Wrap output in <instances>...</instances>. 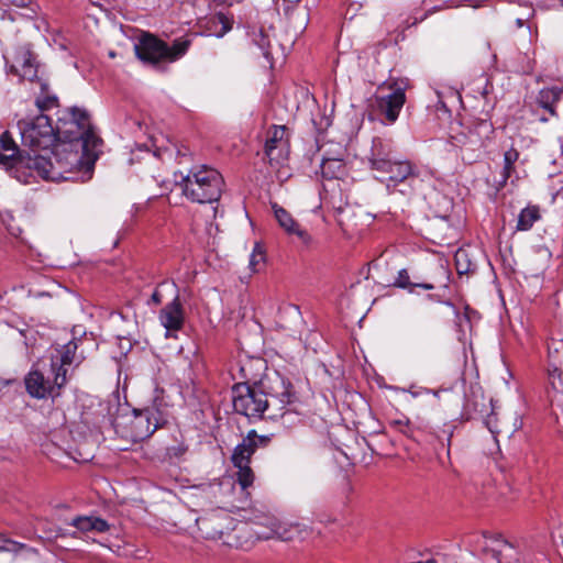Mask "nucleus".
<instances>
[{"label":"nucleus","mask_w":563,"mask_h":563,"mask_svg":"<svg viewBox=\"0 0 563 563\" xmlns=\"http://www.w3.org/2000/svg\"><path fill=\"white\" fill-rule=\"evenodd\" d=\"M49 157L31 155L20 150L9 131L0 134V165L12 170L15 177L29 184V177L38 176L45 180L60 181L70 179V175L82 164L80 145L55 143Z\"/></svg>","instance_id":"nucleus-1"},{"label":"nucleus","mask_w":563,"mask_h":563,"mask_svg":"<svg viewBox=\"0 0 563 563\" xmlns=\"http://www.w3.org/2000/svg\"><path fill=\"white\" fill-rule=\"evenodd\" d=\"M265 369L263 360H251L242 365L241 372L246 378L245 383L235 384L232 387V404L236 413L247 418H269V400L263 394L257 382V375H250L247 372L253 367Z\"/></svg>","instance_id":"nucleus-2"},{"label":"nucleus","mask_w":563,"mask_h":563,"mask_svg":"<svg viewBox=\"0 0 563 563\" xmlns=\"http://www.w3.org/2000/svg\"><path fill=\"white\" fill-rule=\"evenodd\" d=\"M178 186L184 196L192 202L212 203L220 199L224 187L222 175L208 165L192 167L187 175H180Z\"/></svg>","instance_id":"nucleus-3"},{"label":"nucleus","mask_w":563,"mask_h":563,"mask_svg":"<svg viewBox=\"0 0 563 563\" xmlns=\"http://www.w3.org/2000/svg\"><path fill=\"white\" fill-rule=\"evenodd\" d=\"M56 143L80 145L81 150L88 152L95 148L101 140L93 133L88 113L79 108H70L58 118L54 128Z\"/></svg>","instance_id":"nucleus-4"},{"label":"nucleus","mask_w":563,"mask_h":563,"mask_svg":"<svg viewBox=\"0 0 563 563\" xmlns=\"http://www.w3.org/2000/svg\"><path fill=\"white\" fill-rule=\"evenodd\" d=\"M410 88L408 78L390 77L378 85L369 99L372 111L388 124L395 123L406 103V91Z\"/></svg>","instance_id":"nucleus-5"},{"label":"nucleus","mask_w":563,"mask_h":563,"mask_svg":"<svg viewBox=\"0 0 563 563\" xmlns=\"http://www.w3.org/2000/svg\"><path fill=\"white\" fill-rule=\"evenodd\" d=\"M257 382L269 400V419L283 417L288 411L287 407L297 401L292 384L280 373L272 372L263 377L257 376Z\"/></svg>","instance_id":"nucleus-6"},{"label":"nucleus","mask_w":563,"mask_h":563,"mask_svg":"<svg viewBox=\"0 0 563 563\" xmlns=\"http://www.w3.org/2000/svg\"><path fill=\"white\" fill-rule=\"evenodd\" d=\"M188 48V42L176 41L172 46L153 35H144L135 46L137 57L144 63L159 65L180 58Z\"/></svg>","instance_id":"nucleus-7"},{"label":"nucleus","mask_w":563,"mask_h":563,"mask_svg":"<svg viewBox=\"0 0 563 563\" xmlns=\"http://www.w3.org/2000/svg\"><path fill=\"white\" fill-rule=\"evenodd\" d=\"M22 145L32 152L40 148H48L56 143L55 129L51 119L45 114H38L33 119L18 121Z\"/></svg>","instance_id":"nucleus-8"},{"label":"nucleus","mask_w":563,"mask_h":563,"mask_svg":"<svg viewBox=\"0 0 563 563\" xmlns=\"http://www.w3.org/2000/svg\"><path fill=\"white\" fill-rule=\"evenodd\" d=\"M264 442V438L258 437L255 431H251L234 449L231 460L234 467L238 468L235 474L236 482L243 490L251 487L254 483L255 475L250 467V462L258 444Z\"/></svg>","instance_id":"nucleus-9"},{"label":"nucleus","mask_w":563,"mask_h":563,"mask_svg":"<svg viewBox=\"0 0 563 563\" xmlns=\"http://www.w3.org/2000/svg\"><path fill=\"white\" fill-rule=\"evenodd\" d=\"M256 526H263L265 530H254L258 539L276 538L282 541L303 540L310 534V529L299 522H283L273 516L263 515L258 517Z\"/></svg>","instance_id":"nucleus-10"},{"label":"nucleus","mask_w":563,"mask_h":563,"mask_svg":"<svg viewBox=\"0 0 563 563\" xmlns=\"http://www.w3.org/2000/svg\"><path fill=\"white\" fill-rule=\"evenodd\" d=\"M53 380L46 377L38 368L33 367L25 376L24 383L29 395L36 399H45L60 396L62 388L67 384L65 372H52Z\"/></svg>","instance_id":"nucleus-11"},{"label":"nucleus","mask_w":563,"mask_h":563,"mask_svg":"<svg viewBox=\"0 0 563 563\" xmlns=\"http://www.w3.org/2000/svg\"><path fill=\"white\" fill-rule=\"evenodd\" d=\"M563 347L562 340L551 339L548 343V360H547V376H548V397L551 406L560 400V391L563 386L562 379V356L561 350Z\"/></svg>","instance_id":"nucleus-12"},{"label":"nucleus","mask_w":563,"mask_h":563,"mask_svg":"<svg viewBox=\"0 0 563 563\" xmlns=\"http://www.w3.org/2000/svg\"><path fill=\"white\" fill-rule=\"evenodd\" d=\"M289 133L285 125H273L267 132L264 152L272 167L283 166L289 156Z\"/></svg>","instance_id":"nucleus-13"},{"label":"nucleus","mask_w":563,"mask_h":563,"mask_svg":"<svg viewBox=\"0 0 563 563\" xmlns=\"http://www.w3.org/2000/svg\"><path fill=\"white\" fill-rule=\"evenodd\" d=\"M494 134V126L487 120H481L470 129L465 135V141L461 145L463 157L475 161L479 157L482 151L489 144Z\"/></svg>","instance_id":"nucleus-14"},{"label":"nucleus","mask_w":563,"mask_h":563,"mask_svg":"<svg viewBox=\"0 0 563 563\" xmlns=\"http://www.w3.org/2000/svg\"><path fill=\"white\" fill-rule=\"evenodd\" d=\"M382 174L379 178L386 183L387 189H395L399 184L410 181L420 176L419 167L408 159H396L387 164L385 168L378 170Z\"/></svg>","instance_id":"nucleus-15"},{"label":"nucleus","mask_w":563,"mask_h":563,"mask_svg":"<svg viewBox=\"0 0 563 563\" xmlns=\"http://www.w3.org/2000/svg\"><path fill=\"white\" fill-rule=\"evenodd\" d=\"M165 423L161 412L155 407H147L139 412L131 422L133 438L143 441L150 438L158 428Z\"/></svg>","instance_id":"nucleus-16"},{"label":"nucleus","mask_w":563,"mask_h":563,"mask_svg":"<svg viewBox=\"0 0 563 563\" xmlns=\"http://www.w3.org/2000/svg\"><path fill=\"white\" fill-rule=\"evenodd\" d=\"M11 73L20 76L23 80L34 81L37 76V63L33 53L25 47L16 49L11 57L7 58Z\"/></svg>","instance_id":"nucleus-17"},{"label":"nucleus","mask_w":563,"mask_h":563,"mask_svg":"<svg viewBox=\"0 0 563 563\" xmlns=\"http://www.w3.org/2000/svg\"><path fill=\"white\" fill-rule=\"evenodd\" d=\"M492 399H486L483 389L478 385H471L465 391L462 417L466 420L476 415L484 416L490 410Z\"/></svg>","instance_id":"nucleus-18"},{"label":"nucleus","mask_w":563,"mask_h":563,"mask_svg":"<svg viewBox=\"0 0 563 563\" xmlns=\"http://www.w3.org/2000/svg\"><path fill=\"white\" fill-rule=\"evenodd\" d=\"M271 206L275 219L285 233L289 236H295L302 245H309L311 243V236L308 231L303 229L285 208L277 202H272Z\"/></svg>","instance_id":"nucleus-19"},{"label":"nucleus","mask_w":563,"mask_h":563,"mask_svg":"<svg viewBox=\"0 0 563 563\" xmlns=\"http://www.w3.org/2000/svg\"><path fill=\"white\" fill-rule=\"evenodd\" d=\"M231 518L221 512L213 511L211 514L199 517L196 522L201 534L207 539L220 538L225 529L229 528Z\"/></svg>","instance_id":"nucleus-20"},{"label":"nucleus","mask_w":563,"mask_h":563,"mask_svg":"<svg viewBox=\"0 0 563 563\" xmlns=\"http://www.w3.org/2000/svg\"><path fill=\"white\" fill-rule=\"evenodd\" d=\"M78 344L75 340L67 342L64 345H60L55 349V353L52 354L51 357V371L59 372L63 369L65 372V378H67V366L71 364L79 365L82 361V357L77 355Z\"/></svg>","instance_id":"nucleus-21"},{"label":"nucleus","mask_w":563,"mask_h":563,"mask_svg":"<svg viewBox=\"0 0 563 563\" xmlns=\"http://www.w3.org/2000/svg\"><path fill=\"white\" fill-rule=\"evenodd\" d=\"M485 551L492 553L497 563L519 562L517 549L500 536L488 538L485 543Z\"/></svg>","instance_id":"nucleus-22"},{"label":"nucleus","mask_w":563,"mask_h":563,"mask_svg":"<svg viewBox=\"0 0 563 563\" xmlns=\"http://www.w3.org/2000/svg\"><path fill=\"white\" fill-rule=\"evenodd\" d=\"M393 142L382 137H375L372 142L371 152L368 155L369 166L373 170H380L385 168L395 156L393 155Z\"/></svg>","instance_id":"nucleus-23"},{"label":"nucleus","mask_w":563,"mask_h":563,"mask_svg":"<svg viewBox=\"0 0 563 563\" xmlns=\"http://www.w3.org/2000/svg\"><path fill=\"white\" fill-rule=\"evenodd\" d=\"M184 320V309L179 296L176 295L172 302L161 310L159 321L167 331H178L183 328Z\"/></svg>","instance_id":"nucleus-24"},{"label":"nucleus","mask_w":563,"mask_h":563,"mask_svg":"<svg viewBox=\"0 0 563 563\" xmlns=\"http://www.w3.org/2000/svg\"><path fill=\"white\" fill-rule=\"evenodd\" d=\"M379 283L386 286L407 289L409 292H413V289L417 287L424 290H431L435 288L432 283L411 282L410 275L406 268L398 271L397 276L393 280L380 278Z\"/></svg>","instance_id":"nucleus-25"},{"label":"nucleus","mask_w":563,"mask_h":563,"mask_svg":"<svg viewBox=\"0 0 563 563\" xmlns=\"http://www.w3.org/2000/svg\"><path fill=\"white\" fill-rule=\"evenodd\" d=\"M320 168L325 179H342L347 174L342 158H324Z\"/></svg>","instance_id":"nucleus-26"},{"label":"nucleus","mask_w":563,"mask_h":563,"mask_svg":"<svg viewBox=\"0 0 563 563\" xmlns=\"http://www.w3.org/2000/svg\"><path fill=\"white\" fill-rule=\"evenodd\" d=\"M71 526L84 532H106L109 530L108 522L98 517H77L73 519Z\"/></svg>","instance_id":"nucleus-27"},{"label":"nucleus","mask_w":563,"mask_h":563,"mask_svg":"<svg viewBox=\"0 0 563 563\" xmlns=\"http://www.w3.org/2000/svg\"><path fill=\"white\" fill-rule=\"evenodd\" d=\"M540 218L538 207H527L522 209L518 216L517 230L528 231Z\"/></svg>","instance_id":"nucleus-28"},{"label":"nucleus","mask_w":563,"mask_h":563,"mask_svg":"<svg viewBox=\"0 0 563 563\" xmlns=\"http://www.w3.org/2000/svg\"><path fill=\"white\" fill-rule=\"evenodd\" d=\"M560 93L555 89H542L539 93L540 106L549 112L550 115L558 117L555 106L559 103Z\"/></svg>","instance_id":"nucleus-29"},{"label":"nucleus","mask_w":563,"mask_h":563,"mask_svg":"<svg viewBox=\"0 0 563 563\" xmlns=\"http://www.w3.org/2000/svg\"><path fill=\"white\" fill-rule=\"evenodd\" d=\"M519 158V152L511 147L504 154V167L501 172L503 183L505 184L515 173V164Z\"/></svg>","instance_id":"nucleus-30"},{"label":"nucleus","mask_w":563,"mask_h":563,"mask_svg":"<svg viewBox=\"0 0 563 563\" xmlns=\"http://www.w3.org/2000/svg\"><path fill=\"white\" fill-rule=\"evenodd\" d=\"M265 261V249L261 243L256 242L250 255L249 267L253 273H257L264 267Z\"/></svg>","instance_id":"nucleus-31"},{"label":"nucleus","mask_w":563,"mask_h":563,"mask_svg":"<svg viewBox=\"0 0 563 563\" xmlns=\"http://www.w3.org/2000/svg\"><path fill=\"white\" fill-rule=\"evenodd\" d=\"M26 549V544L11 540L7 538L4 534L0 533V552L20 553L21 551Z\"/></svg>","instance_id":"nucleus-32"},{"label":"nucleus","mask_w":563,"mask_h":563,"mask_svg":"<svg viewBox=\"0 0 563 563\" xmlns=\"http://www.w3.org/2000/svg\"><path fill=\"white\" fill-rule=\"evenodd\" d=\"M450 7H451V4H449L448 2H444L443 4L435 5V7H432V8L428 9L420 18H418V16H410L406 21V27L413 26V25L424 21L427 18H429L433 13L439 12V11L444 10L446 8H450Z\"/></svg>","instance_id":"nucleus-33"},{"label":"nucleus","mask_w":563,"mask_h":563,"mask_svg":"<svg viewBox=\"0 0 563 563\" xmlns=\"http://www.w3.org/2000/svg\"><path fill=\"white\" fill-rule=\"evenodd\" d=\"M389 426L406 437H412L413 428L407 417L390 420Z\"/></svg>","instance_id":"nucleus-34"},{"label":"nucleus","mask_w":563,"mask_h":563,"mask_svg":"<svg viewBox=\"0 0 563 563\" xmlns=\"http://www.w3.org/2000/svg\"><path fill=\"white\" fill-rule=\"evenodd\" d=\"M188 451V445L184 442H177L167 448L166 455L169 460H180Z\"/></svg>","instance_id":"nucleus-35"},{"label":"nucleus","mask_w":563,"mask_h":563,"mask_svg":"<svg viewBox=\"0 0 563 563\" xmlns=\"http://www.w3.org/2000/svg\"><path fill=\"white\" fill-rule=\"evenodd\" d=\"M454 427L453 426H446L442 431L437 433L438 440L442 443L443 446H446V453L450 455V446H451V440L453 437Z\"/></svg>","instance_id":"nucleus-36"},{"label":"nucleus","mask_w":563,"mask_h":563,"mask_svg":"<svg viewBox=\"0 0 563 563\" xmlns=\"http://www.w3.org/2000/svg\"><path fill=\"white\" fill-rule=\"evenodd\" d=\"M35 104L41 111L48 110L57 104V98L55 96L37 98Z\"/></svg>","instance_id":"nucleus-37"},{"label":"nucleus","mask_w":563,"mask_h":563,"mask_svg":"<svg viewBox=\"0 0 563 563\" xmlns=\"http://www.w3.org/2000/svg\"><path fill=\"white\" fill-rule=\"evenodd\" d=\"M214 20L222 25L221 31L218 33L219 36H222L223 34H225L228 31L231 30V27H232L231 22L224 14H222V13L217 14L214 16Z\"/></svg>","instance_id":"nucleus-38"},{"label":"nucleus","mask_w":563,"mask_h":563,"mask_svg":"<svg viewBox=\"0 0 563 563\" xmlns=\"http://www.w3.org/2000/svg\"><path fill=\"white\" fill-rule=\"evenodd\" d=\"M466 256V252L462 250L457 251L455 255L456 268L460 274L467 273L470 271L468 266L464 267V265H462V260H465Z\"/></svg>","instance_id":"nucleus-39"},{"label":"nucleus","mask_w":563,"mask_h":563,"mask_svg":"<svg viewBox=\"0 0 563 563\" xmlns=\"http://www.w3.org/2000/svg\"><path fill=\"white\" fill-rule=\"evenodd\" d=\"M487 415V418L485 420V424L486 427L488 428V430L493 433V434H497L499 433V430L497 429L496 424L494 423V415L492 412V410L486 413Z\"/></svg>","instance_id":"nucleus-40"},{"label":"nucleus","mask_w":563,"mask_h":563,"mask_svg":"<svg viewBox=\"0 0 563 563\" xmlns=\"http://www.w3.org/2000/svg\"><path fill=\"white\" fill-rule=\"evenodd\" d=\"M162 301H163V296H162L159 289L156 288L151 296V302L154 305H161Z\"/></svg>","instance_id":"nucleus-41"},{"label":"nucleus","mask_w":563,"mask_h":563,"mask_svg":"<svg viewBox=\"0 0 563 563\" xmlns=\"http://www.w3.org/2000/svg\"><path fill=\"white\" fill-rule=\"evenodd\" d=\"M32 0H9V2L15 7L24 8L31 3Z\"/></svg>","instance_id":"nucleus-42"},{"label":"nucleus","mask_w":563,"mask_h":563,"mask_svg":"<svg viewBox=\"0 0 563 563\" xmlns=\"http://www.w3.org/2000/svg\"><path fill=\"white\" fill-rule=\"evenodd\" d=\"M532 14V10L531 9H528V13L526 16H520V18H517L516 19V24L518 27H521L523 26L525 24V21L529 19V16Z\"/></svg>","instance_id":"nucleus-43"},{"label":"nucleus","mask_w":563,"mask_h":563,"mask_svg":"<svg viewBox=\"0 0 563 563\" xmlns=\"http://www.w3.org/2000/svg\"><path fill=\"white\" fill-rule=\"evenodd\" d=\"M188 148L184 145H181L180 147H177V155L179 156H186L188 153Z\"/></svg>","instance_id":"nucleus-44"},{"label":"nucleus","mask_w":563,"mask_h":563,"mask_svg":"<svg viewBox=\"0 0 563 563\" xmlns=\"http://www.w3.org/2000/svg\"><path fill=\"white\" fill-rule=\"evenodd\" d=\"M40 87H41V91H42L43 93H44V92H46V90H47V84H46V82L41 81V82H40Z\"/></svg>","instance_id":"nucleus-45"},{"label":"nucleus","mask_w":563,"mask_h":563,"mask_svg":"<svg viewBox=\"0 0 563 563\" xmlns=\"http://www.w3.org/2000/svg\"><path fill=\"white\" fill-rule=\"evenodd\" d=\"M441 390H433L432 394L435 396V397H439V394H440Z\"/></svg>","instance_id":"nucleus-46"},{"label":"nucleus","mask_w":563,"mask_h":563,"mask_svg":"<svg viewBox=\"0 0 563 563\" xmlns=\"http://www.w3.org/2000/svg\"><path fill=\"white\" fill-rule=\"evenodd\" d=\"M441 272H442L443 275H445V278L448 279L449 276H448L446 272L443 269V267H441Z\"/></svg>","instance_id":"nucleus-47"},{"label":"nucleus","mask_w":563,"mask_h":563,"mask_svg":"<svg viewBox=\"0 0 563 563\" xmlns=\"http://www.w3.org/2000/svg\"><path fill=\"white\" fill-rule=\"evenodd\" d=\"M541 120H542V121H548V120H549V118H547V117H542V118H541Z\"/></svg>","instance_id":"nucleus-48"}]
</instances>
